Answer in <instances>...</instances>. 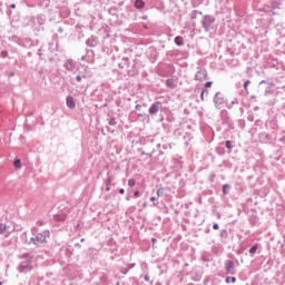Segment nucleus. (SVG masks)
Listing matches in <instances>:
<instances>
[{"label":"nucleus","instance_id":"obj_1","mask_svg":"<svg viewBox=\"0 0 285 285\" xmlns=\"http://www.w3.org/2000/svg\"><path fill=\"white\" fill-rule=\"evenodd\" d=\"M32 253H24L19 265V273H30L32 271Z\"/></svg>","mask_w":285,"mask_h":285},{"label":"nucleus","instance_id":"obj_2","mask_svg":"<svg viewBox=\"0 0 285 285\" xmlns=\"http://www.w3.org/2000/svg\"><path fill=\"white\" fill-rule=\"evenodd\" d=\"M205 32H210V30H215V17L210 14H205L200 21Z\"/></svg>","mask_w":285,"mask_h":285},{"label":"nucleus","instance_id":"obj_3","mask_svg":"<svg viewBox=\"0 0 285 285\" xmlns=\"http://www.w3.org/2000/svg\"><path fill=\"white\" fill-rule=\"evenodd\" d=\"M237 266H239V261H226L225 262L226 275H237Z\"/></svg>","mask_w":285,"mask_h":285},{"label":"nucleus","instance_id":"obj_4","mask_svg":"<svg viewBox=\"0 0 285 285\" xmlns=\"http://www.w3.org/2000/svg\"><path fill=\"white\" fill-rule=\"evenodd\" d=\"M214 104L218 110H222V108H224V106H226V100L224 99V94H222L220 91H217L214 96Z\"/></svg>","mask_w":285,"mask_h":285},{"label":"nucleus","instance_id":"obj_5","mask_svg":"<svg viewBox=\"0 0 285 285\" xmlns=\"http://www.w3.org/2000/svg\"><path fill=\"white\" fill-rule=\"evenodd\" d=\"M208 77V71L204 67H197V71L195 75L196 81H204Z\"/></svg>","mask_w":285,"mask_h":285},{"label":"nucleus","instance_id":"obj_6","mask_svg":"<svg viewBox=\"0 0 285 285\" xmlns=\"http://www.w3.org/2000/svg\"><path fill=\"white\" fill-rule=\"evenodd\" d=\"M13 230L14 228L10 225L0 223V235H2V237H10Z\"/></svg>","mask_w":285,"mask_h":285},{"label":"nucleus","instance_id":"obj_7","mask_svg":"<svg viewBox=\"0 0 285 285\" xmlns=\"http://www.w3.org/2000/svg\"><path fill=\"white\" fill-rule=\"evenodd\" d=\"M50 237V230L46 229L37 234L36 239L38 244H46V239Z\"/></svg>","mask_w":285,"mask_h":285},{"label":"nucleus","instance_id":"obj_8","mask_svg":"<svg viewBox=\"0 0 285 285\" xmlns=\"http://www.w3.org/2000/svg\"><path fill=\"white\" fill-rule=\"evenodd\" d=\"M77 66V62L72 59H67L63 63V68L68 70V72H75V68Z\"/></svg>","mask_w":285,"mask_h":285},{"label":"nucleus","instance_id":"obj_9","mask_svg":"<svg viewBox=\"0 0 285 285\" xmlns=\"http://www.w3.org/2000/svg\"><path fill=\"white\" fill-rule=\"evenodd\" d=\"M159 108H161V101L153 102L148 109L149 115H157Z\"/></svg>","mask_w":285,"mask_h":285},{"label":"nucleus","instance_id":"obj_10","mask_svg":"<svg viewBox=\"0 0 285 285\" xmlns=\"http://www.w3.org/2000/svg\"><path fill=\"white\" fill-rule=\"evenodd\" d=\"M66 105L68 108H70V110H75V108H77V102L75 101V97H72L71 95L67 96Z\"/></svg>","mask_w":285,"mask_h":285},{"label":"nucleus","instance_id":"obj_11","mask_svg":"<svg viewBox=\"0 0 285 285\" xmlns=\"http://www.w3.org/2000/svg\"><path fill=\"white\" fill-rule=\"evenodd\" d=\"M86 46H88V48H97V46H99V41L97 40V38L91 36L89 39L86 40Z\"/></svg>","mask_w":285,"mask_h":285},{"label":"nucleus","instance_id":"obj_12","mask_svg":"<svg viewBox=\"0 0 285 285\" xmlns=\"http://www.w3.org/2000/svg\"><path fill=\"white\" fill-rule=\"evenodd\" d=\"M146 6V2H144V0H135L134 2V7L136 8V10H144Z\"/></svg>","mask_w":285,"mask_h":285},{"label":"nucleus","instance_id":"obj_13","mask_svg":"<svg viewBox=\"0 0 285 285\" xmlns=\"http://www.w3.org/2000/svg\"><path fill=\"white\" fill-rule=\"evenodd\" d=\"M166 86L168 88H177V81L173 78H169L166 80Z\"/></svg>","mask_w":285,"mask_h":285},{"label":"nucleus","instance_id":"obj_14","mask_svg":"<svg viewBox=\"0 0 285 285\" xmlns=\"http://www.w3.org/2000/svg\"><path fill=\"white\" fill-rule=\"evenodd\" d=\"M135 266H136V264H135V263H131V264H129V265L127 266V268L121 269L120 273H121L122 275H128V273H129L130 271H132V268H135Z\"/></svg>","mask_w":285,"mask_h":285},{"label":"nucleus","instance_id":"obj_15","mask_svg":"<svg viewBox=\"0 0 285 285\" xmlns=\"http://www.w3.org/2000/svg\"><path fill=\"white\" fill-rule=\"evenodd\" d=\"M198 14H204V12H202L199 10H193L191 13H190L191 21H195V19H197Z\"/></svg>","mask_w":285,"mask_h":285},{"label":"nucleus","instance_id":"obj_16","mask_svg":"<svg viewBox=\"0 0 285 285\" xmlns=\"http://www.w3.org/2000/svg\"><path fill=\"white\" fill-rule=\"evenodd\" d=\"M174 41H175L176 46H183L184 45V37L177 36Z\"/></svg>","mask_w":285,"mask_h":285},{"label":"nucleus","instance_id":"obj_17","mask_svg":"<svg viewBox=\"0 0 285 285\" xmlns=\"http://www.w3.org/2000/svg\"><path fill=\"white\" fill-rule=\"evenodd\" d=\"M226 284H235L237 282V278L235 276H227L225 278Z\"/></svg>","mask_w":285,"mask_h":285},{"label":"nucleus","instance_id":"obj_18","mask_svg":"<svg viewBox=\"0 0 285 285\" xmlns=\"http://www.w3.org/2000/svg\"><path fill=\"white\" fill-rule=\"evenodd\" d=\"M230 193V185L225 184L223 185V195H229Z\"/></svg>","mask_w":285,"mask_h":285},{"label":"nucleus","instance_id":"obj_19","mask_svg":"<svg viewBox=\"0 0 285 285\" xmlns=\"http://www.w3.org/2000/svg\"><path fill=\"white\" fill-rule=\"evenodd\" d=\"M202 3H204V0H193L191 1L193 8H199V6H202Z\"/></svg>","mask_w":285,"mask_h":285},{"label":"nucleus","instance_id":"obj_20","mask_svg":"<svg viewBox=\"0 0 285 285\" xmlns=\"http://www.w3.org/2000/svg\"><path fill=\"white\" fill-rule=\"evenodd\" d=\"M112 181H115V176H109L105 184H106V186H111Z\"/></svg>","mask_w":285,"mask_h":285},{"label":"nucleus","instance_id":"obj_21","mask_svg":"<svg viewBox=\"0 0 285 285\" xmlns=\"http://www.w3.org/2000/svg\"><path fill=\"white\" fill-rule=\"evenodd\" d=\"M225 147L227 148V150H233V148H234L233 141H230V140L225 141Z\"/></svg>","mask_w":285,"mask_h":285},{"label":"nucleus","instance_id":"obj_22","mask_svg":"<svg viewBox=\"0 0 285 285\" xmlns=\"http://www.w3.org/2000/svg\"><path fill=\"white\" fill-rule=\"evenodd\" d=\"M257 248H258L257 244H256V245H253V246L249 248L250 255H255V254L257 253Z\"/></svg>","mask_w":285,"mask_h":285},{"label":"nucleus","instance_id":"obj_23","mask_svg":"<svg viewBox=\"0 0 285 285\" xmlns=\"http://www.w3.org/2000/svg\"><path fill=\"white\" fill-rule=\"evenodd\" d=\"M21 239H23V244H28V233L23 232L21 234Z\"/></svg>","mask_w":285,"mask_h":285},{"label":"nucleus","instance_id":"obj_24","mask_svg":"<svg viewBox=\"0 0 285 285\" xmlns=\"http://www.w3.org/2000/svg\"><path fill=\"white\" fill-rule=\"evenodd\" d=\"M13 166L14 168H21V159H16Z\"/></svg>","mask_w":285,"mask_h":285},{"label":"nucleus","instance_id":"obj_25","mask_svg":"<svg viewBox=\"0 0 285 285\" xmlns=\"http://www.w3.org/2000/svg\"><path fill=\"white\" fill-rule=\"evenodd\" d=\"M157 197H164V187L157 189Z\"/></svg>","mask_w":285,"mask_h":285},{"label":"nucleus","instance_id":"obj_26","mask_svg":"<svg viewBox=\"0 0 285 285\" xmlns=\"http://www.w3.org/2000/svg\"><path fill=\"white\" fill-rule=\"evenodd\" d=\"M109 126H115L117 124V119L115 117H111L108 121Z\"/></svg>","mask_w":285,"mask_h":285},{"label":"nucleus","instance_id":"obj_27","mask_svg":"<svg viewBox=\"0 0 285 285\" xmlns=\"http://www.w3.org/2000/svg\"><path fill=\"white\" fill-rule=\"evenodd\" d=\"M27 244H35L37 246L39 243L37 242V237H31Z\"/></svg>","mask_w":285,"mask_h":285},{"label":"nucleus","instance_id":"obj_28","mask_svg":"<svg viewBox=\"0 0 285 285\" xmlns=\"http://www.w3.org/2000/svg\"><path fill=\"white\" fill-rule=\"evenodd\" d=\"M204 95H208V89H202L200 99L204 101Z\"/></svg>","mask_w":285,"mask_h":285},{"label":"nucleus","instance_id":"obj_29","mask_svg":"<svg viewBox=\"0 0 285 285\" xmlns=\"http://www.w3.org/2000/svg\"><path fill=\"white\" fill-rule=\"evenodd\" d=\"M220 237H224V238L228 237V230L222 229Z\"/></svg>","mask_w":285,"mask_h":285},{"label":"nucleus","instance_id":"obj_30","mask_svg":"<svg viewBox=\"0 0 285 285\" xmlns=\"http://www.w3.org/2000/svg\"><path fill=\"white\" fill-rule=\"evenodd\" d=\"M0 57H1L2 59H6V57H8V51H6V50L1 51V52H0Z\"/></svg>","mask_w":285,"mask_h":285},{"label":"nucleus","instance_id":"obj_31","mask_svg":"<svg viewBox=\"0 0 285 285\" xmlns=\"http://www.w3.org/2000/svg\"><path fill=\"white\" fill-rule=\"evenodd\" d=\"M128 186H129L130 188H132V187L135 186V179L130 178V179L128 180Z\"/></svg>","mask_w":285,"mask_h":285},{"label":"nucleus","instance_id":"obj_32","mask_svg":"<svg viewBox=\"0 0 285 285\" xmlns=\"http://www.w3.org/2000/svg\"><path fill=\"white\" fill-rule=\"evenodd\" d=\"M249 83H250V80H246V81L244 82V89H245V90H248Z\"/></svg>","mask_w":285,"mask_h":285},{"label":"nucleus","instance_id":"obj_33","mask_svg":"<svg viewBox=\"0 0 285 285\" xmlns=\"http://www.w3.org/2000/svg\"><path fill=\"white\" fill-rule=\"evenodd\" d=\"M210 86H213V81H207V82L205 83V90H206V88H210Z\"/></svg>","mask_w":285,"mask_h":285},{"label":"nucleus","instance_id":"obj_34","mask_svg":"<svg viewBox=\"0 0 285 285\" xmlns=\"http://www.w3.org/2000/svg\"><path fill=\"white\" fill-rule=\"evenodd\" d=\"M213 228H214V230H219V224L215 223V224L213 225Z\"/></svg>","mask_w":285,"mask_h":285},{"label":"nucleus","instance_id":"obj_35","mask_svg":"<svg viewBox=\"0 0 285 285\" xmlns=\"http://www.w3.org/2000/svg\"><path fill=\"white\" fill-rule=\"evenodd\" d=\"M273 8H279V2L275 1L272 3Z\"/></svg>","mask_w":285,"mask_h":285},{"label":"nucleus","instance_id":"obj_36","mask_svg":"<svg viewBox=\"0 0 285 285\" xmlns=\"http://www.w3.org/2000/svg\"><path fill=\"white\" fill-rule=\"evenodd\" d=\"M144 281H145V282H150V276H148V274H146V275L144 276Z\"/></svg>","mask_w":285,"mask_h":285},{"label":"nucleus","instance_id":"obj_37","mask_svg":"<svg viewBox=\"0 0 285 285\" xmlns=\"http://www.w3.org/2000/svg\"><path fill=\"white\" fill-rule=\"evenodd\" d=\"M122 61H124V65H125V66H128V61H129L128 58H122Z\"/></svg>","mask_w":285,"mask_h":285},{"label":"nucleus","instance_id":"obj_38","mask_svg":"<svg viewBox=\"0 0 285 285\" xmlns=\"http://www.w3.org/2000/svg\"><path fill=\"white\" fill-rule=\"evenodd\" d=\"M76 81H78V83H80V81H81V76H76Z\"/></svg>","mask_w":285,"mask_h":285},{"label":"nucleus","instance_id":"obj_39","mask_svg":"<svg viewBox=\"0 0 285 285\" xmlns=\"http://www.w3.org/2000/svg\"><path fill=\"white\" fill-rule=\"evenodd\" d=\"M134 197H139V190L134 191Z\"/></svg>","mask_w":285,"mask_h":285},{"label":"nucleus","instance_id":"obj_40","mask_svg":"<svg viewBox=\"0 0 285 285\" xmlns=\"http://www.w3.org/2000/svg\"><path fill=\"white\" fill-rule=\"evenodd\" d=\"M135 109L136 110H141V105H136Z\"/></svg>","mask_w":285,"mask_h":285},{"label":"nucleus","instance_id":"obj_41","mask_svg":"<svg viewBox=\"0 0 285 285\" xmlns=\"http://www.w3.org/2000/svg\"><path fill=\"white\" fill-rule=\"evenodd\" d=\"M124 193H126V190H125L124 188H120V189H119V194H120V195H124Z\"/></svg>","mask_w":285,"mask_h":285},{"label":"nucleus","instance_id":"obj_42","mask_svg":"<svg viewBox=\"0 0 285 285\" xmlns=\"http://www.w3.org/2000/svg\"><path fill=\"white\" fill-rule=\"evenodd\" d=\"M10 8H12V10H14V8H17V4L12 3V4H10Z\"/></svg>","mask_w":285,"mask_h":285},{"label":"nucleus","instance_id":"obj_43","mask_svg":"<svg viewBox=\"0 0 285 285\" xmlns=\"http://www.w3.org/2000/svg\"><path fill=\"white\" fill-rule=\"evenodd\" d=\"M9 77H14V71H10Z\"/></svg>","mask_w":285,"mask_h":285},{"label":"nucleus","instance_id":"obj_44","mask_svg":"<svg viewBox=\"0 0 285 285\" xmlns=\"http://www.w3.org/2000/svg\"><path fill=\"white\" fill-rule=\"evenodd\" d=\"M156 199H157V197H155V196L150 197V202H155Z\"/></svg>","mask_w":285,"mask_h":285},{"label":"nucleus","instance_id":"obj_45","mask_svg":"<svg viewBox=\"0 0 285 285\" xmlns=\"http://www.w3.org/2000/svg\"><path fill=\"white\" fill-rule=\"evenodd\" d=\"M153 244H157V238H151Z\"/></svg>","mask_w":285,"mask_h":285},{"label":"nucleus","instance_id":"obj_46","mask_svg":"<svg viewBox=\"0 0 285 285\" xmlns=\"http://www.w3.org/2000/svg\"><path fill=\"white\" fill-rule=\"evenodd\" d=\"M31 233H37V227H33V228L31 229Z\"/></svg>","mask_w":285,"mask_h":285},{"label":"nucleus","instance_id":"obj_47","mask_svg":"<svg viewBox=\"0 0 285 285\" xmlns=\"http://www.w3.org/2000/svg\"><path fill=\"white\" fill-rule=\"evenodd\" d=\"M61 219H66V214H61Z\"/></svg>","mask_w":285,"mask_h":285},{"label":"nucleus","instance_id":"obj_48","mask_svg":"<svg viewBox=\"0 0 285 285\" xmlns=\"http://www.w3.org/2000/svg\"><path fill=\"white\" fill-rule=\"evenodd\" d=\"M156 148L159 150V148H161V144H158Z\"/></svg>","mask_w":285,"mask_h":285},{"label":"nucleus","instance_id":"obj_49","mask_svg":"<svg viewBox=\"0 0 285 285\" xmlns=\"http://www.w3.org/2000/svg\"><path fill=\"white\" fill-rule=\"evenodd\" d=\"M81 61H86V56H82V57H81Z\"/></svg>","mask_w":285,"mask_h":285},{"label":"nucleus","instance_id":"obj_50","mask_svg":"<svg viewBox=\"0 0 285 285\" xmlns=\"http://www.w3.org/2000/svg\"><path fill=\"white\" fill-rule=\"evenodd\" d=\"M106 190H107V191H110V186H106Z\"/></svg>","mask_w":285,"mask_h":285},{"label":"nucleus","instance_id":"obj_51","mask_svg":"<svg viewBox=\"0 0 285 285\" xmlns=\"http://www.w3.org/2000/svg\"><path fill=\"white\" fill-rule=\"evenodd\" d=\"M126 200H127V202H130V196H127V197H126Z\"/></svg>","mask_w":285,"mask_h":285},{"label":"nucleus","instance_id":"obj_52","mask_svg":"<svg viewBox=\"0 0 285 285\" xmlns=\"http://www.w3.org/2000/svg\"><path fill=\"white\" fill-rule=\"evenodd\" d=\"M147 157H153V154H146Z\"/></svg>","mask_w":285,"mask_h":285},{"label":"nucleus","instance_id":"obj_53","mask_svg":"<svg viewBox=\"0 0 285 285\" xmlns=\"http://www.w3.org/2000/svg\"><path fill=\"white\" fill-rule=\"evenodd\" d=\"M254 110H259V107H255Z\"/></svg>","mask_w":285,"mask_h":285},{"label":"nucleus","instance_id":"obj_54","mask_svg":"<svg viewBox=\"0 0 285 285\" xmlns=\"http://www.w3.org/2000/svg\"><path fill=\"white\" fill-rule=\"evenodd\" d=\"M0 285H3V282H2V281H0Z\"/></svg>","mask_w":285,"mask_h":285},{"label":"nucleus","instance_id":"obj_55","mask_svg":"<svg viewBox=\"0 0 285 285\" xmlns=\"http://www.w3.org/2000/svg\"><path fill=\"white\" fill-rule=\"evenodd\" d=\"M235 101H237V100H234L233 104H235Z\"/></svg>","mask_w":285,"mask_h":285},{"label":"nucleus","instance_id":"obj_56","mask_svg":"<svg viewBox=\"0 0 285 285\" xmlns=\"http://www.w3.org/2000/svg\"><path fill=\"white\" fill-rule=\"evenodd\" d=\"M235 101H237V100H234L233 104H235Z\"/></svg>","mask_w":285,"mask_h":285},{"label":"nucleus","instance_id":"obj_57","mask_svg":"<svg viewBox=\"0 0 285 285\" xmlns=\"http://www.w3.org/2000/svg\"><path fill=\"white\" fill-rule=\"evenodd\" d=\"M142 155H146V153L142 151Z\"/></svg>","mask_w":285,"mask_h":285},{"label":"nucleus","instance_id":"obj_58","mask_svg":"<svg viewBox=\"0 0 285 285\" xmlns=\"http://www.w3.org/2000/svg\"><path fill=\"white\" fill-rule=\"evenodd\" d=\"M150 285H153V281L150 282Z\"/></svg>","mask_w":285,"mask_h":285}]
</instances>
